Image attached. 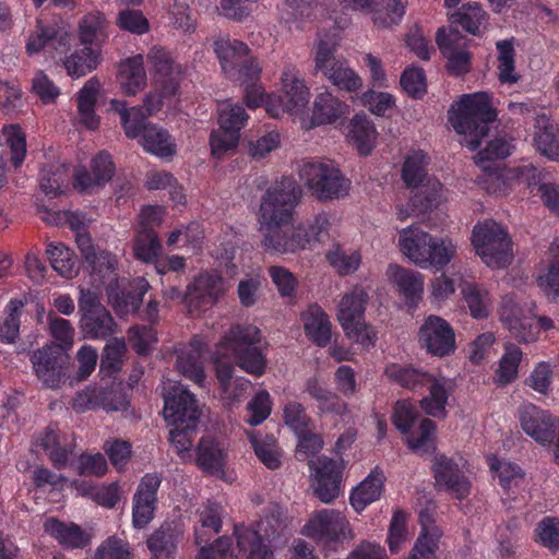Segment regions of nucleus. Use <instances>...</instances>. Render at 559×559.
Returning <instances> with one entry per match:
<instances>
[{"label": "nucleus", "mask_w": 559, "mask_h": 559, "mask_svg": "<svg viewBox=\"0 0 559 559\" xmlns=\"http://www.w3.org/2000/svg\"><path fill=\"white\" fill-rule=\"evenodd\" d=\"M429 388V395L420 401L421 408L430 416H444L445 405L450 393L449 381L444 378L431 380L426 384Z\"/></svg>", "instance_id": "79ce46f5"}, {"label": "nucleus", "mask_w": 559, "mask_h": 559, "mask_svg": "<svg viewBox=\"0 0 559 559\" xmlns=\"http://www.w3.org/2000/svg\"><path fill=\"white\" fill-rule=\"evenodd\" d=\"M169 441L177 451V454L183 460H190L192 454L190 449L192 447V433L197 430L198 425L182 424L169 425Z\"/></svg>", "instance_id": "338daca9"}, {"label": "nucleus", "mask_w": 559, "mask_h": 559, "mask_svg": "<svg viewBox=\"0 0 559 559\" xmlns=\"http://www.w3.org/2000/svg\"><path fill=\"white\" fill-rule=\"evenodd\" d=\"M472 243L484 263L492 269H502L512 262L511 239L496 222L476 225L473 229Z\"/></svg>", "instance_id": "0eeeda50"}, {"label": "nucleus", "mask_w": 559, "mask_h": 559, "mask_svg": "<svg viewBox=\"0 0 559 559\" xmlns=\"http://www.w3.org/2000/svg\"><path fill=\"white\" fill-rule=\"evenodd\" d=\"M456 249L457 246L451 239L432 237L425 269L428 266L444 267L455 257Z\"/></svg>", "instance_id": "bf43d9fd"}, {"label": "nucleus", "mask_w": 559, "mask_h": 559, "mask_svg": "<svg viewBox=\"0 0 559 559\" xmlns=\"http://www.w3.org/2000/svg\"><path fill=\"white\" fill-rule=\"evenodd\" d=\"M148 288V282L143 277H138L128 285L120 281H115V284H107L106 292L116 312L127 316L138 311Z\"/></svg>", "instance_id": "a211bd4d"}, {"label": "nucleus", "mask_w": 559, "mask_h": 559, "mask_svg": "<svg viewBox=\"0 0 559 559\" xmlns=\"http://www.w3.org/2000/svg\"><path fill=\"white\" fill-rule=\"evenodd\" d=\"M314 480L311 485L316 497L323 503H331L341 491V466L332 459L320 456L309 461Z\"/></svg>", "instance_id": "dca6fc26"}, {"label": "nucleus", "mask_w": 559, "mask_h": 559, "mask_svg": "<svg viewBox=\"0 0 559 559\" xmlns=\"http://www.w3.org/2000/svg\"><path fill=\"white\" fill-rule=\"evenodd\" d=\"M384 373L392 382L411 390L423 386L431 380V376L427 372L407 365L391 364L386 366Z\"/></svg>", "instance_id": "37998d69"}, {"label": "nucleus", "mask_w": 559, "mask_h": 559, "mask_svg": "<svg viewBox=\"0 0 559 559\" xmlns=\"http://www.w3.org/2000/svg\"><path fill=\"white\" fill-rule=\"evenodd\" d=\"M432 236L418 227H407L400 231L399 246L414 264L425 269Z\"/></svg>", "instance_id": "4be33fe9"}, {"label": "nucleus", "mask_w": 559, "mask_h": 559, "mask_svg": "<svg viewBox=\"0 0 559 559\" xmlns=\"http://www.w3.org/2000/svg\"><path fill=\"white\" fill-rule=\"evenodd\" d=\"M100 90V83L95 78L86 81L78 93V112L80 122L90 130L99 126V118L94 108Z\"/></svg>", "instance_id": "72a5a7b5"}, {"label": "nucleus", "mask_w": 559, "mask_h": 559, "mask_svg": "<svg viewBox=\"0 0 559 559\" xmlns=\"http://www.w3.org/2000/svg\"><path fill=\"white\" fill-rule=\"evenodd\" d=\"M300 179L319 201H331L348 194L350 181L330 160L304 163Z\"/></svg>", "instance_id": "20e7f679"}, {"label": "nucleus", "mask_w": 559, "mask_h": 559, "mask_svg": "<svg viewBox=\"0 0 559 559\" xmlns=\"http://www.w3.org/2000/svg\"><path fill=\"white\" fill-rule=\"evenodd\" d=\"M40 445L52 465L58 469L69 465L75 447L68 441L66 435H61L58 429L52 427H48L41 436Z\"/></svg>", "instance_id": "393cba45"}, {"label": "nucleus", "mask_w": 559, "mask_h": 559, "mask_svg": "<svg viewBox=\"0 0 559 559\" xmlns=\"http://www.w3.org/2000/svg\"><path fill=\"white\" fill-rule=\"evenodd\" d=\"M257 457L270 469H277L282 465V451L276 439L271 435L247 432Z\"/></svg>", "instance_id": "4c0bfd02"}, {"label": "nucleus", "mask_w": 559, "mask_h": 559, "mask_svg": "<svg viewBox=\"0 0 559 559\" xmlns=\"http://www.w3.org/2000/svg\"><path fill=\"white\" fill-rule=\"evenodd\" d=\"M418 343L430 355L444 357L455 350L454 331L444 319L429 316L418 331Z\"/></svg>", "instance_id": "ddd939ff"}, {"label": "nucleus", "mask_w": 559, "mask_h": 559, "mask_svg": "<svg viewBox=\"0 0 559 559\" xmlns=\"http://www.w3.org/2000/svg\"><path fill=\"white\" fill-rule=\"evenodd\" d=\"M307 336L318 346L324 347L331 341V322L321 307L310 306L304 313Z\"/></svg>", "instance_id": "f704fd0d"}, {"label": "nucleus", "mask_w": 559, "mask_h": 559, "mask_svg": "<svg viewBox=\"0 0 559 559\" xmlns=\"http://www.w3.org/2000/svg\"><path fill=\"white\" fill-rule=\"evenodd\" d=\"M498 49V76L502 83L513 84L519 80L514 71V48L511 41L497 43Z\"/></svg>", "instance_id": "680f3d73"}, {"label": "nucleus", "mask_w": 559, "mask_h": 559, "mask_svg": "<svg viewBox=\"0 0 559 559\" xmlns=\"http://www.w3.org/2000/svg\"><path fill=\"white\" fill-rule=\"evenodd\" d=\"M80 329L85 338L99 340L115 333V321L98 296L82 289L79 297Z\"/></svg>", "instance_id": "1a4fd4ad"}, {"label": "nucleus", "mask_w": 559, "mask_h": 559, "mask_svg": "<svg viewBox=\"0 0 559 559\" xmlns=\"http://www.w3.org/2000/svg\"><path fill=\"white\" fill-rule=\"evenodd\" d=\"M46 253L52 269L62 277L71 278L76 274L74 253L61 242H49Z\"/></svg>", "instance_id": "49530a36"}, {"label": "nucleus", "mask_w": 559, "mask_h": 559, "mask_svg": "<svg viewBox=\"0 0 559 559\" xmlns=\"http://www.w3.org/2000/svg\"><path fill=\"white\" fill-rule=\"evenodd\" d=\"M490 468L497 472L500 485L507 491H513L524 483V474L516 464L492 460Z\"/></svg>", "instance_id": "774afa93"}, {"label": "nucleus", "mask_w": 559, "mask_h": 559, "mask_svg": "<svg viewBox=\"0 0 559 559\" xmlns=\"http://www.w3.org/2000/svg\"><path fill=\"white\" fill-rule=\"evenodd\" d=\"M384 476L382 473L372 472L362 480L352 492L350 503L353 508L360 512L368 504L380 498L383 488Z\"/></svg>", "instance_id": "ea45409f"}, {"label": "nucleus", "mask_w": 559, "mask_h": 559, "mask_svg": "<svg viewBox=\"0 0 559 559\" xmlns=\"http://www.w3.org/2000/svg\"><path fill=\"white\" fill-rule=\"evenodd\" d=\"M224 280L215 273L199 275L188 285L183 302L190 312L207 309L225 294Z\"/></svg>", "instance_id": "2eb2a0df"}, {"label": "nucleus", "mask_w": 559, "mask_h": 559, "mask_svg": "<svg viewBox=\"0 0 559 559\" xmlns=\"http://www.w3.org/2000/svg\"><path fill=\"white\" fill-rule=\"evenodd\" d=\"M461 293L468 305L471 313L474 318H484L488 316L490 300L488 293L476 284L463 283Z\"/></svg>", "instance_id": "13d9d810"}, {"label": "nucleus", "mask_w": 559, "mask_h": 559, "mask_svg": "<svg viewBox=\"0 0 559 559\" xmlns=\"http://www.w3.org/2000/svg\"><path fill=\"white\" fill-rule=\"evenodd\" d=\"M305 392L318 402V407L321 412L336 414L346 412V404L337 395L329 391L317 377L306 380Z\"/></svg>", "instance_id": "a19ab883"}, {"label": "nucleus", "mask_w": 559, "mask_h": 559, "mask_svg": "<svg viewBox=\"0 0 559 559\" xmlns=\"http://www.w3.org/2000/svg\"><path fill=\"white\" fill-rule=\"evenodd\" d=\"M421 532L414 545L417 551L425 548L428 552H436L442 531L435 525L433 519L428 510H421L419 513Z\"/></svg>", "instance_id": "864d4df0"}, {"label": "nucleus", "mask_w": 559, "mask_h": 559, "mask_svg": "<svg viewBox=\"0 0 559 559\" xmlns=\"http://www.w3.org/2000/svg\"><path fill=\"white\" fill-rule=\"evenodd\" d=\"M235 535L238 548L247 554L248 559H267L270 551L255 530L236 526Z\"/></svg>", "instance_id": "8fccbe9b"}, {"label": "nucleus", "mask_w": 559, "mask_h": 559, "mask_svg": "<svg viewBox=\"0 0 559 559\" xmlns=\"http://www.w3.org/2000/svg\"><path fill=\"white\" fill-rule=\"evenodd\" d=\"M326 259L341 275L354 273L361 262V257L358 252H348L340 246H335L329 250Z\"/></svg>", "instance_id": "69168bd1"}, {"label": "nucleus", "mask_w": 559, "mask_h": 559, "mask_svg": "<svg viewBox=\"0 0 559 559\" xmlns=\"http://www.w3.org/2000/svg\"><path fill=\"white\" fill-rule=\"evenodd\" d=\"M369 300L368 292L356 286L345 294L337 307V320L343 330H350L355 322L364 320L366 305Z\"/></svg>", "instance_id": "5701e85b"}, {"label": "nucleus", "mask_w": 559, "mask_h": 559, "mask_svg": "<svg viewBox=\"0 0 559 559\" xmlns=\"http://www.w3.org/2000/svg\"><path fill=\"white\" fill-rule=\"evenodd\" d=\"M378 132L371 120L365 115H355L350 120L348 139L353 142L359 154L368 155L373 150Z\"/></svg>", "instance_id": "e433bc0d"}, {"label": "nucleus", "mask_w": 559, "mask_h": 559, "mask_svg": "<svg viewBox=\"0 0 559 559\" xmlns=\"http://www.w3.org/2000/svg\"><path fill=\"white\" fill-rule=\"evenodd\" d=\"M160 483L162 477L156 473L141 478L132 499V524L135 528H144L154 519Z\"/></svg>", "instance_id": "4468645a"}, {"label": "nucleus", "mask_w": 559, "mask_h": 559, "mask_svg": "<svg viewBox=\"0 0 559 559\" xmlns=\"http://www.w3.org/2000/svg\"><path fill=\"white\" fill-rule=\"evenodd\" d=\"M402 177L406 186L414 189L411 198L414 209L426 212L438 205L442 195V186L439 180L427 177L424 152L416 151L406 157Z\"/></svg>", "instance_id": "39448f33"}, {"label": "nucleus", "mask_w": 559, "mask_h": 559, "mask_svg": "<svg viewBox=\"0 0 559 559\" xmlns=\"http://www.w3.org/2000/svg\"><path fill=\"white\" fill-rule=\"evenodd\" d=\"M108 22L104 14L100 12H93L86 14L79 26V37L81 44L85 47H91V45H98L106 37V28Z\"/></svg>", "instance_id": "c03bdc74"}, {"label": "nucleus", "mask_w": 559, "mask_h": 559, "mask_svg": "<svg viewBox=\"0 0 559 559\" xmlns=\"http://www.w3.org/2000/svg\"><path fill=\"white\" fill-rule=\"evenodd\" d=\"M300 194V189L290 178H283L275 182L261 197L257 214L259 227L278 223H293Z\"/></svg>", "instance_id": "7ed1b4c3"}, {"label": "nucleus", "mask_w": 559, "mask_h": 559, "mask_svg": "<svg viewBox=\"0 0 559 559\" xmlns=\"http://www.w3.org/2000/svg\"><path fill=\"white\" fill-rule=\"evenodd\" d=\"M390 281L407 299L419 298L424 292V276L413 270L391 264L388 267Z\"/></svg>", "instance_id": "58836bf2"}, {"label": "nucleus", "mask_w": 559, "mask_h": 559, "mask_svg": "<svg viewBox=\"0 0 559 559\" xmlns=\"http://www.w3.org/2000/svg\"><path fill=\"white\" fill-rule=\"evenodd\" d=\"M337 46L328 39L319 38L314 48V74H321L331 82L347 60L336 55Z\"/></svg>", "instance_id": "cd10ccee"}, {"label": "nucleus", "mask_w": 559, "mask_h": 559, "mask_svg": "<svg viewBox=\"0 0 559 559\" xmlns=\"http://www.w3.org/2000/svg\"><path fill=\"white\" fill-rule=\"evenodd\" d=\"M75 360L78 362L76 371L73 376L70 374V386L85 381L93 373L97 365L98 353L92 345L84 344L79 348Z\"/></svg>", "instance_id": "4d7b16f0"}, {"label": "nucleus", "mask_w": 559, "mask_h": 559, "mask_svg": "<svg viewBox=\"0 0 559 559\" xmlns=\"http://www.w3.org/2000/svg\"><path fill=\"white\" fill-rule=\"evenodd\" d=\"M487 20L486 12L477 2L464 4L452 15V23L460 24L466 32L477 35Z\"/></svg>", "instance_id": "603ef678"}, {"label": "nucleus", "mask_w": 559, "mask_h": 559, "mask_svg": "<svg viewBox=\"0 0 559 559\" xmlns=\"http://www.w3.org/2000/svg\"><path fill=\"white\" fill-rule=\"evenodd\" d=\"M283 417L287 427L296 435L306 433L313 429V423L308 416L306 408L299 402L292 401L285 404L283 408Z\"/></svg>", "instance_id": "052dcab7"}, {"label": "nucleus", "mask_w": 559, "mask_h": 559, "mask_svg": "<svg viewBox=\"0 0 559 559\" xmlns=\"http://www.w3.org/2000/svg\"><path fill=\"white\" fill-rule=\"evenodd\" d=\"M224 509L216 502H207L199 511L200 527L195 530V543L201 545L207 540V531L212 534H217L222 527V518Z\"/></svg>", "instance_id": "de8ad7c7"}, {"label": "nucleus", "mask_w": 559, "mask_h": 559, "mask_svg": "<svg viewBox=\"0 0 559 559\" xmlns=\"http://www.w3.org/2000/svg\"><path fill=\"white\" fill-rule=\"evenodd\" d=\"M205 348L206 345L202 340L193 338L189 346L179 350L176 361L178 371L200 386H203L205 381L202 361Z\"/></svg>", "instance_id": "412c9836"}, {"label": "nucleus", "mask_w": 559, "mask_h": 559, "mask_svg": "<svg viewBox=\"0 0 559 559\" xmlns=\"http://www.w3.org/2000/svg\"><path fill=\"white\" fill-rule=\"evenodd\" d=\"M535 540L552 552L559 551V519H542L535 527Z\"/></svg>", "instance_id": "e2e57ef3"}, {"label": "nucleus", "mask_w": 559, "mask_h": 559, "mask_svg": "<svg viewBox=\"0 0 559 559\" xmlns=\"http://www.w3.org/2000/svg\"><path fill=\"white\" fill-rule=\"evenodd\" d=\"M33 371L46 389L58 390L70 385V361L57 344L45 345L31 354Z\"/></svg>", "instance_id": "6e6552de"}, {"label": "nucleus", "mask_w": 559, "mask_h": 559, "mask_svg": "<svg viewBox=\"0 0 559 559\" xmlns=\"http://www.w3.org/2000/svg\"><path fill=\"white\" fill-rule=\"evenodd\" d=\"M349 114V106L332 93L324 91L314 100L312 120L318 124L333 123Z\"/></svg>", "instance_id": "473e14b6"}, {"label": "nucleus", "mask_w": 559, "mask_h": 559, "mask_svg": "<svg viewBox=\"0 0 559 559\" xmlns=\"http://www.w3.org/2000/svg\"><path fill=\"white\" fill-rule=\"evenodd\" d=\"M44 530L64 548H84L91 543V535L78 524L64 523L56 518L47 519Z\"/></svg>", "instance_id": "b1692460"}, {"label": "nucleus", "mask_w": 559, "mask_h": 559, "mask_svg": "<svg viewBox=\"0 0 559 559\" xmlns=\"http://www.w3.org/2000/svg\"><path fill=\"white\" fill-rule=\"evenodd\" d=\"M197 463L204 471L219 472L225 464V452L212 438H202L197 449Z\"/></svg>", "instance_id": "a18cd8bd"}, {"label": "nucleus", "mask_w": 559, "mask_h": 559, "mask_svg": "<svg viewBox=\"0 0 559 559\" xmlns=\"http://www.w3.org/2000/svg\"><path fill=\"white\" fill-rule=\"evenodd\" d=\"M164 390L163 412L168 425H198L201 411L194 395L180 383L169 382Z\"/></svg>", "instance_id": "9d476101"}, {"label": "nucleus", "mask_w": 559, "mask_h": 559, "mask_svg": "<svg viewBox=\"0 0 559 559\" xmlns=\"http://www.w3.org/2000/svg\"><path fill=\"white\" fill-rule=\"evenodd\" d=\"M217 110L219 127L238 134L249 119L241 104H233L229 100H223L218 103Z\"/></svg>", "instance_id": "3c124183"}, {"label": "nucleus", "mask_w": 559, "mask_h": 559, "mask_svg": "<svg viewBox=\"0 0 559 559\" xmlns=\"http://www.w3.org/2000/svg\"><path fill=\"white\" fill-rule=\"evenodd\" d=\"M496 118L497 111L487 92L462 95L448 111L449 122L464 136V144L472 151L478 148L481 140L488 136L489 123Z\"/></svg>", "instance_id": "f257e3e1"}, {"label": "nucleus", "mask_w": 559, "mask_h": 559, "mask_svg": "<svg viewBox=\"0 0 559 559\" xmlns=\"http://www.w3.org/2000/svg\"><path fill=\"white\" fill-rule=\"evenodd\" d=\"M68 43V33L57 23L39 21L34 33L28 37L26 51L28 55L39 52L46 47L57 48Z\"/></svg>", "instance_id": "bb28decb"}, {"label": "nucleus", "mask_w": 559, "mask_h": 559, "mask_svg": "<svg viewBox=\"0 0 559 559\" xmlns=\"http://www.w3.org/2000/svg\"><path fill=\"white\" fill-rule=\"evenodd\" d=\"M183 532V525L179 522L163 523L146 539L151 559H175Z\"/></svg>", "instance_id": "aec40b11"}, {"label": "nucleus", "mask_w": 559, "mask_h": 559, "mask_svg": "<svg viewBox=\"0 0 559 559\" xmlns=\"http://www.w3.org/2000/svg\"><path fill=\"white\" fill-rule=\"evenodd\" d=\"M282 103L287 111H300L309 102V90L294 68H287L282 75Z\"/></svg>", "instance_id": "a878e982"}, {"label": "nucleus", "mask_w": 559, "mask_h": 559, "mask_svg": "<svg viewBox=\"0 0 559 559\" xmlns=\"http://www.w3.org/2000/svg\"><path fill=\"white\" fill-rule=\"evenodd\" d=\"M435 432V423L430 419L425 418L420 421L418 433L416 436L407 438V444L416 453H431L436 447Z\"/></svg>", "instance_id": "0e129e2a"}, {"label": "nucleus", "mask_w": 559, "mask_h": 559, "mask_svg": "<svg viewBox=\"0 0 559 559\" xmlns=\"http://www.w3.org/2000/svg\"><path fill=\"white\" fill-rule=\"evenodd\" d=\"M110 109L117 112L121 119V126L129 139H138L144 133V128L148 124V117L142 107L135 106L128 108L122 100L111 99Z\"/></svg>", "instance_id": "c9c22d12"}, {"label": "nucleus", "mask_w": 559, "mask_h": 559, "mask_svg": "<svg viewBox=\"0 0 559 559\" xmlns=\"http://www.w3.org/2000/svg\"><path fill=\"white\" fill-rule=\"evenodd\" d=\"M522 350L514 344H507L504 354L502 355L499 368L497 370V382L499 384H508L518 377L519 364L522 359Z\"/></svg>", "instance_id": "6e6d98bb"}, {"label": "nucleus", "mask_w": 559, "mask_h": 559, "mask_svg": "<svg viewBox=\"0 0 559 559\" xmlns=\"http://www.w3.org/2000/svg\"><path fill=\"white\" fill-rule=\"evenodd\" d=\"M534 143L537 150L550 159L559 160V138L550 118L542 112L534 118Z\"/></svg>", "instance_id": "7c9ffc66"}, {"label": "nucleus", "mask_w": 559, "mask_h": 559, "mask_svg": "<svg viewBox=\"0 0 559 559\" xmlns=\"http://www.w3.org/2000/svg\"><path fill=\"white\" fill-rule=\"evenodd\" d=\"M300 534L325 547H334L354 539L352 525L344 513L335 509L313 511Z\"/></svg>", "instance_id": "423d86ee"}, {"label": "nucleus", "mask_w": 559, "mask_h": 559, "mask_svg": "<svg viewBox=\"0 0 559 559\" xmlns=\"http://www.w3.org/2000/svg\"><path fill=\"white\" fill-rule=\"evenodd\" d=\"M99 53L92 47L75 50L64 60L67 72L72 78H81L96 69Z\"/></svg>", "instance_id": "09e8293b"}, {"label": "nucleus", "mask_w": 559, "mask_h": 559, "mask_svg": "<svg viewBox=\"0 0 559 559\" xmlns=\"http://www.w3.org/2000/svg\"><path fill=\"white\" fill-rule=\"evenodd\" d=\"M140 143L146 152L158 157H171L177 152L175 140L169 132L155 123H148L144 128Z\"/></svg>", "instance_id": "2f4dec72"}, {"label": "nucleus", "mask_w": 559, "mask_h": 559, "mask_svg": "<svg viewBox=\"0 0 559 559\" xmlns=\"http://www.w3.org/2000/svg\"><path fill=\"white\" fill-rule=\"evenodd\" d=\"M261 247L270 253L286 254L305 250V235L293 223H278L258 227Z\"/></svg>", "instance_id": "f8f14e48"}, {"label": "nucleus", "mask_w": 559, "mask_h": 559, "mask_svg": "<svg viewBox=\"0 0 559 559\" xmlns=\"http://www.w3.org/2000/svg\"><path fill=\"white\" fill-rule=\"evenodd\" d=\"M432 471L438 487L449 491L460 500L469 495L471 481L452 459L444 455L436 456Z\"/></svg>", "instance_id": "6ab92c4d"}, {"label": "nucleus", "mask_w": 559, "mask_h": 559, "mask_svg": "<svg viewBox=\"0 0 559 559\" xmlns=\"http://www.w3.org/2000/svg\"><path fill=\"white\" fill-rule=\"evenodd\" d=\"M118 79L124 94L129 96L143 91L146 86L143 56L136 55L121 62Z\"/></svg>", "instance_id": "c85d7f7f"}, {"label": "nucleus", "mask_w": 559, "mask_h": 559, "mask_svg": "<svg viewBox=\"0 0 559 559\" xmlns=\"http://www.w3.org/2000/svg\"><path fill=\"white\" fill-rule=\"evenodd\" d=\"M500 320L519 343L537 341L539 330L534 324L533 305L520 306L511 297H506L500 308Z\"/></svg>", "instance_id": "9b49d317"}, {"label": "nucleus", "mask_w": 559, "mask_h": 559, "mask_svg": "<svg viewBox=\"0 0 559 559\" xmlns=\"http://www.w3.org/2000/svg\"><path fill=\"white\" fill-rule=\"evenodd\" d=\"M261 332L254 325H235L222 338V348L230 354L235 364L247 373L260 377L265 372L266 359L257 346Z\"/></svg>", "instance_id": "f03ea898"}, {"label": "nucleus", "mask_w": 559, "mask_h": 559, "mask_svg": "<svg viewBox=\"0 0 559 559\" xmlns=\"http://www.w3.org/2000/svg\"><path fill=\"white\" fill-rule=\"evenodd\" d=\"M67 180V167L62 164H52L41 169L39 186L45 194L57 197L62 192Z\"/></svg>", "instance_id": "5fc2aeb1"}, {"label": "nucleus", "mask_w": 559, "mask_h": 559, "mask_svg": "<svg viewBox=\"0 0 559 559\" xmlns=\"http://www.w3.org/2000/svg\"><path fill=\"white\" fill-rule=\"evenodd\" d=\"M215 52L221 61L222 70L230 79L236 76V70L249 55V48L237 39L222 38L215 41Z\"/></svg>", "instance_id": "c756f323"}, {"label": "nucleus", "mask_w": 559, "mask_h": 559, "mask_svg": "<svg viewBox=\"0 0 559 559\" xmlns=\"http://www.w3.org/2000/svg\"><path fill=\"white\" fill-rule=\"evenodd\" d=\"M154 87L163 91L166 96H174L182 76V67L175 63L170 55L160 47H153L147 52Z\"/></svg>", "instance_id": "f3484780"}]
</instances>
